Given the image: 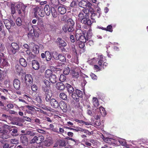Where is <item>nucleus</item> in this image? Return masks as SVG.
Wrapping results in <instances>:
<instances>
[{"mask_svg":"<svg viewBox=\"0 0 148 148\" xmlns=\"http://www.w3.org/2000/svg\"><path fill=\"white\" fill-rule=\"evenodd\" d=\"M31 29H29L27 36L29 38H33L34 36L38 38L41 34V31L39 28L36 25H32Z\"/></svg>","mask_w":148,"mask_h":148,"instance_id":"1","label":"nucleus"},{"mask_svg":"<svg viewBox=\"0 0 148 148\" xmlns=\"http://www.w3.org/2000/svg\"><path fill=\"white\" fill-rule=\"evenodd\" d=\"M7 49L9 54L10 55H14L19 50L18 44L16 42H12L8 46Z\"/></svg>","mask_w":148,"mask_h":148,"instance_id":"2","label":"nucleus"},{"mask_svg":"<svg viewBox=\"0 0 148 148\" xmlns=\"http://www.w3.org/2000/svg\"><path fill=\"white\" fill-rule=\"evenodd\" d=\"M95 111L97 112V115L96 117H95V119L97 120L100 119L101 114L103 116L106 115V112L104 108L102 107H100L99 108H96Z\"/></svg>","mask_w":148,"mask_h":148,"instance_id":"3","label":"nucleus"},{"mask_svg":"<svg viewBox=\"0 0 148 148\" xmlns=\"http://www.w3.org/2000/svg\"><path fill=\"white\" fill-rule=\"evenodd\" d=\"M89 12L88 11L87 9H83L78 14L79 19L81 21L85 18V17L87 18V17L89 16Z\"/></svg>","mask_w":148,"mask_h":148,"instance_id":"4","label":"nucleus"},{"mask_svg":"<svg viewBox=\"0 0 148 148\" xmlns=\"http://www.w3.org/2000/svg\"><path fill=\"white\" fill-rule=\"evenodd\" d=\"M3 22L6 27L8 30L11 28V26H14L15 25V23L12 20L4 19L3 20Z\"/></svg>","mask_w":148,"mask_h":148,"instance_id":"5","label":"nucleus"},{"mask_svg":"<svg viewBox=\"0 0 148 148\" xmlns=\"http://www.w3.org/2000/svg\"><path fill=\"white\" fill-rule=\"evenodd\" d=\"M78 5L80 7L84 8H86L87 7L90 8L92 6V4L90 2L84 0H82L80 1Z\"/></svg>","mask_w":148,"mask_h":148,"instance_id":"6","label":"nucleus"},{"mask_svg":"<svg viewBox=\"0 0 148 148\" xmlns=\"http://www.w3.org/2000/svg\"><path fill=\"white\" fill-rule=\"evenodd\" d=\"M50 82L47 80L45 79L43 81V85L42 87V90L44 91V89L46 91L51 90L50 89Z\"/></svg>","mask_w":148,"mask_h":148,"instance_id":"7","label":"nucleus"},{"mask_svg":"<svg viewBox=\"0 0 148 148\" xmlns=\"http://www.w3.org/2000/svg\"><path fill=\"white\" fill-rule=\"evenodd\" d=\"M69 32H72L74 30V27L75 24L74 21L71 19L70 18L67 21Z\"/></svg>","mask_w":148,"mask_h":148,"instance_id":"8","label":"nucleus"},{"mask_svg":"<svg viewBox=\"0 0 148 148\" xmlns=\"http://www.w3.org/2000/svg\"><path fill=\"white\" fill-rule=\"evenodd\" d=\"M59 107L63 111V112H65L67 110H70L69 106L67 105L66 104L64 101H61L60 102Z\"/></svg>","mask_w":148,"mask_h":148,"instance_id":"9","label":"nucleus"},{"mask_svg":"<svg viewBox=\"0 0 148 148\" xmlns=\"http://www.w3.org/2000/svg\"><path fill=\"white\" fill-rule=\"evenodd\" d=\"M8 131L4 128L0 127V136L1 138L5 139L8 138Z\"/></svg>","mask_w":148,"mask_h":148,"instance_id":"10","label":"nucleus"},{"mask_svg":"<svg viewBox=\"0 0 148 148\" xmlns=\"http://www.w3.org/2000/svg\"><path fill=\"white\" fill-rule=\"evenodd\" d=\"M25 80L26 85L29 86L32 84L33 82V79L32 75L29 74L26 75L25 76Z\"/></svg>","mask_w":148,"mask_h":148,"instance_id":"11","label":"nucleus"},{"mask_svg":"<svg viewBox=\"0 0 148 148\" xmlns=\"http://www.w3.org/2000/svg\"><path fill=\"white\" fill-rule=\"evenodd\" d=\"M45 94V99L46 102H49L50 101L51 95L50 94L51 93V90L46 91V90L44 89L43 91Z\"/></svg>","mask_w":148,"mask_h":148,"instance_id":"12","label":"nucleus"},{"mask_svg":"<svg viewBox=\"0 0 148 148\" xmlns=\"http://www.w3.org/2000/svg\"><path fill=\"white\" fill-rule=\"evenodd\" d=\"M45 31L48 32H55L56 31V27L52 24H48L46 26Z\"/></svg>","mask_w":148,"mask_h":148,"instance_id":"13","label":"nucleus"},{"mask_svg":"<svg viewBox=\"0 0 148 148\" xmlns=\"http://www.w3.org/2000/svg\"><path fill=\"white\" fill-rule=\"evenodd\" d=\"M35 13L38 14L40 16L43 17L45 16V12L43 9L39 8V7H36L34 8Z\"/></svg>","mask_w":148,"mask_h":148,"instance_id":"14","label":"nucleus"},{"mask_svg":"<svg viewBox=\"0 0 148 148\" xmlns=\"http://www.w3.org/2000/svg\"><path fill=\"white\" fill-rule=\"evenodd\" d=\"M50 103L51 106L55 108H58L59 106V103L58 101L54 99H51Z\"/></svg>","mask_w":148,"mask_h":148,"instance_id":"15","label":"nucleus"},{"mask_svg":"<svg viewBox=\"0 0 148 148\" xmlns=\"http://www.w3.org/2000/svg\"><path fill=\"white\" fill-rule=\"evenodd\" d=\"M86 113L88 115L93 116L95 118L97 115V112L95 111V109L93 108L92 110V109H87L86 111Z\"/></svg>","mask_w":148,"mask_h":148,"instance_id":"16","label":"nucleus"},{"mask_svg":"<svg viewBox=\"0 0 148 148\" xmlns=\"http://www.w3.org/2000/svg\"><path fill=\"white\" fill-rule=\"evenodd\" d=\"M57 40V42L58 43L59 46L60 47H64L67 45L66 42L61 38H58Z\"/></svg>","mask_w":148,"mask_h":148,"instance_id":"17","label":"nucleus"},{"mask_svg":"<svg viewBox=\"0 0 148 148\" xmlns=\"http://www.w3.org/2000/svg\"><path fill=\"white\" fill-rule=\"evenodd\" d=\"M23 134H21L20 135V140L21 142L25 145H26L28 144V139L27 137Z\"/></svg>","mask_w":148,"mask_h":148,"instance_id":"18","label":"nucleus"},{"mask_svg":"<svg viewBox=\"0 0 148 148\" xmlns=\"http://www.w3.org/2000/svg\"><path fill=\"white\" fill-rule=\"evenodd\" d=\"M32 65L33 68L35 70L38 69L40 67V65L38 62L36 60H33L32 62Z\"/></svg>","mask_w":148,"mask_h":148,"instance_id":"19","label":"nucleus"},{"mask_svg":"<svg viewBox=\"0 0 148 148\" xmlns=\"http://www.w3.org/2000/svg\"><path fill=\"white\" fill-rule=\"evenodd\" d=\"M13 85L15 88L19 89L20 85V81L18 79H15L13 81Z\"/></svg>","mask_w":148,"mask_h":148,"instance_id":"20","label":"nucleus"},{"mask_svg":"<svg viewBox=\"0 0 148 148\" xmlns=\"http://www.w3.org/2000/svg\"><path fill=\"white\" fill-rule=\"evenodd\" d=\"M9 132L11 135L14 136H16L18 135L17 134L18 132V130L16 128H13L10 129L9 130Z\"/></svg>","mask_w":148,"mask_h":148,"instance_id":"21","label":"nucleus"},{"mask_svg":"<svg viewBox=\"0 0 148 148\" xmlns=\"http://www.w3.org/2000/svg\"><path fill=\"white\" fill-rule=\"evenodd\" d=\"M53 143V141L51 139L47 138L43 142V144L45 146L49 147Z\"/></svg>","mask_w":148,"mask_h":148,"instance_id":"22","label":"nucleus"},{"mask_svg":"<svg viewBox=\"0 0 148 148\" xmlns=\"http://www.w3.org/2000/svg\"><path fill=\"white\" fill-rule=\"evenodd\" d=\"M77 40H79L82 42H85L87 40H88L87 38H85V36L82 35H80L78 36V38H76Z\"/></svg>","mask_w":148,"mask_h":148,"instance_id":"23","label":"nucleus"},{"mask_svg":"<svg viewBox=\"0 0 148 148\" xmlns=\"http://www.w3.org/2000/svg\"><path fill=\"white\" fill-rule=\"evenodd\" d=\"M86 17L80 21L81 23L86 25H91V21L90 19H87Z\"/></svg>","mask_w":148,"mask_h":148,"instance_id":"24","label":"nucleus"},{"mask_svg":"<svg viewBox=\"0 0 148 148\" xmlns=\"http://www.w3.org/2000/svg\"><path fill=\"white\" fill-rule=\"evenodd\" d=\"M51 8L48 5H46L44 8V12L47 16H49L51 13Z\"/></svg>","mask_w":148,"mask_h":148,"instance_id":"25","label":"nucleus"},{"mask_svg":"<svg viewBox=\"0 0 148 148\" xmlns=\"http://www.w3.org/2000/svg\"><path fill=\"white\" fill-rule=\"evenodd\" d=\"M56 88L60 90H63L65 88V86L63 83L62 82L58 83L56 85Z\"/></svg>","mask_w":148,"mask_h":148,"instance_id":"26","label":"nucleus"},{"mask_svg":"<svg viewBox=\"0 0 148 148\" xmlns=\"http://www.w3.org/2000/svg\"><path fill=\"white\" fill-rule=\"evenodd\" d=\"M15 6L16 8H17L16 10L22 8L25 9L27 7V6L24 5L23 3L21 2H19L16 3Z\"/></svg>","mask_w":148,"mask_h":148,"instance_id":"27","label":"nucleus"},{"mask_svg":"<svg viewBox=\"0 0 148 148\" xmlns=\"http://www.w3.org/2000/svg\"><path fill=\"white\" fill-rule=\"evenodd\" d=\"M58 10L61 14H64L66 11V8L63 5L60 6L58 8Z\"/></svg>","mask_w":148,"mask_h":148,"instance_id":"28","label":"nucleus"},{"mask_svg":"<svg viewBox=\"0 0 148 148\" xmlns=\"http://www.w3.org/2000/svg\"><path fill=\"white\" fill-rule=\"evenodd\" d=\"M45 55L46 59L47 61H49L52 58L51 54L49 51H46L45 52Z\"/></svg>","mask_w":148,"mask_h":148,"instance_id":"29","label":"nucleus"},{"mask_svg":"<svg viewBox=\"0 0 148 148\" xmlns=\"http://www.w3.org/2000/svg\"><path fill=\"white\" fill-rule=\"evenodd\" d=\"M66 86L67 89V91L69 93H72L74 92V88L70 85L66 84Z\"/></svg>","mask_w":148,"mask_h":148,"instance_id":"30","label":"nucleus"},{"mask_svg":"<svg viewBox=\"0 0 148 148\" xmlns=\"http://www.w3.org/2000/svg\"><path fill=\"white\" fill-rule=\"evenodd\" d=\"M24 9H24V10H22V12L21 9L16 10L19 16H21V18H23L25 15Z\"/></svg>","mask_w":148,"mask_h":148,"instance_id":"31","label":"nucleus"},{"mask_svg":"<svg viewBox=\"0 0 148 148\" xmlns=\"http://www.w3.org/2000/svg\"><path fill=\"white\" fill-rule=\"evenodd\" d=\"M51 9L53 16L54 18L58 16V14L56 9L54 7H51Z\"/></svg>","mask_w":148,"mask_h":148,"instance_id":"32","label":"nucleus"},{"mask_svg":"<svg viewBox=\"0 0 148 148\" xmlns=\"http://www.w3.org/2000/svg\"><path fill=\"white\" fill-rule=\"evenodd\" d=\"M19 62L20 64L22 66L24 67H26L27 66V62L24 58H21L19 60Z\"/></svg>","mask_w":148,"mask_h":148,"instance_id":"33","label":"nucleus"},{"mask_svg":"<svg viewBox=\"0 0 148 148\" xmlns=\"http://www.w3.org/2000/svg\"><path fill=\"white\" fill-rule=\"evenodd\" d=\"M49 80L52 83H55L57 82V78L54 75H52L49 77Z\"/></svg>","mask_w":148,"mask_h":148,"instance_id":"34","label":"nucleus"},{"mask_svg":"<svg viewBox=\"0 0 148 148\" xmlns=\"http://www.w3.org/2000/svg\"><path fill=\"white\" fill-rule=\"evenodd\" d=\"M52 72L50 70H47L45 73V76L46 78H49L52 75Z\"/></svg>","mask_w":148,"mask_h":148,"instance_id":"35","label":"nucleus"},{"mask_svg":"<svg viewBox=\"0 0 148 148\" xmlns=\"http://www.w3.org/2000/svg\"><path fill=\"white\" fill-rule=\"evenodd\" d=\"M36 134V133L34 132L33 131L27 130H26V132L25 135H30L31 136H35Z\"/></svg>","mask_w":148,"mask_h":148,"instance_id":"36","label":"nucleus"},{"mask_svg":"<svg viewBox=\"0 0 148 148\" xmlns=\"http://www.w3.org/2000/svg\"><path fill=\"white\" fill-rule=\"evenodd\" d=\"M58 59L61 62H65L66 59L65 57L63 55L61 54H59L58 56Z\"/></svg>","mask_w":148,"mask_h":148,"instance_id":"37","label":"nucleus"},{"mask_svg":"<svg viewBox=\"0 0 148 148\" xmlns=\"http://www.w3.org/2000/svg\"><path fill=\"white\" fill-rule=\"evenodd\" d=\"M32 50L33 52L37 54L39 52V48L38 45H35L33 46Z\"/></svg>","mask_w":148,"mask_h":148,"instance_id":"38","label":"nucleus"},{"mask_svg":"<svg viewBox=\"0 0 148 148\" xmlns=\"http://www.w3.org/2000/svg\"><path fill=\"white\" fill-rule=\"evenodd\" d=\"M92 103L93 106L95 107H97L99 105L98 99L96 97H94L92 100Z\"/></svg>","mask_w":148,"mask_h":148,"instance_id":"39","label":"nucleus"},{"mask_svg":"<svg viewBox=\"0 0 148 148\" xmlns=\"http://www.w3.org/2000/svg\"><path fill=\"white\" fill-rule=\"evenodd\" d=\"M37 24L38 26L40 27H41L42 28V27H44L45 25L43 23L42 20V18L39 19L38 21L37 22Z\"/></svg>","mask_w":148,"mask_h":148,"instance_id":"40","label":"nucleus"},{"mask_svg":"<svg viewBox=\"0 0 148 148\" xmlns=\"http://www.w3.org/2000/svg\"><path fill=\"white\" fill-rule=\"evenodd\" d=\"M6 75L5 71H3L0 69V80L3 79Z\"/></svg>","mask_w":148,"mask_h":148,"instance_id":"41","label":"nucleus"},{"mask_svg":"<svg viewBox=\"0 0 148 148\" xmlns=\"http://www.w3.org/2000/svg\"><path fill=\"white\" fill-rule=\"evenodd\" d=\"M57 143H58L61 146H65L66 145L65 141L64 140H59L57 141Z\"/></svg>","mask_w":148,"mask_h":148,"instance_id":"42","label":"nucleus"},{"mask_svg":"<svg viewBox=\"0 0 148 148\" xmlns=\"http://www.w3.org/2000/svg\"><path fill=\"white\" fill-rule=\"evenodd\" d=\"M10 9L11 10V13L14 14L16 12V10L15 9V4L12 3L10 5Z\"/></svg>","mask_w":148,"mask_h":148,"instance_id":"43","label":"nucleus"},{"mask_svg":"<svg viewBox=\"0 0 148 148\" xmlns=\"http://www.w3.org/2000/svg\"><path fill=\"white\" fill-rule=\"evenodd\" d=\"M78 3V0H72V2L70 4V6L72 7H75L77 5Z\"/></svg>","mask_w":148,"mask_h":148,"instance_id":"44","label":"nucleus"},{"mask_svg":"<svg viewBox=\"0 0 148 148\" xmlns=\"http://www.w3.org/2000/svg\"><path fill=\"white\" fill-rule=\"evenodd\" d=\"M25 107H26L29 110L33 112H34L35 110H36L35 108H36L37 109H38L37 108L34 106H32L29 105H26L25 106Z\"/></svg>","mask_w":148,"mask_h":148,"instance_id":"45","label":"nucleus"},{"mask_svg":"<svg viewBox=\"0 0 148 148\" xmlns=\"http://www.w3.org/2000/svg\"><path fill=\"white\" fill-rule=\"evenodd\" d=\"M60 98L64 100H66L67 99V97L66 94L63 92L61 93L60 94Z\"/></svg>","mask_w":148,"mask_h":148,"instance_id":"46","label":"nucleus"},{"mask_svg":"<svg viewBox=\"0 0 148 148\" xmlns=\"http://www.w3.org/2000/svg\"><path fill=\"white\" fill-rule=\"evenodd\" d=\"M82 35V31L79 29H78L76 31V38H78V36Z\"/></svg>","mask_w":148,"mask_h":148,"instance_id":"47","label":"nucleus"},{"mask_svg":"<svg viewBox=\"0 0 148 148\" xmlns=\"http://www.w3.org/2000/svg\"><path fill=\"white\" fill-rule=\"evenodd\" d=\"M16 25L18 26H20L22 25V21L20 17L18 18L16 21Z\"/></svg>","mask_w":148,"mask_h":148,"instance_id":"48","label":"nucleus"},{"mask_svg":"<svg viewBox=\"0 0 148 148\" xmlns=\"http://www.w3.org/2000/svg\"><path fill=\"white\" fill-rule=\"evenodd\" d=\"M75 46L74 45H71V51L73 52L74 54L77 56V53L75 48Z\"/></svg>","mask_w":148,"mask_h":148,"instance_id":"49","label":"nucleus"},{"mask_svg":"<svg viewBox=\"0 0 148 148\" xmlns=\"http://www.w3.org/2000/svg\"><path fill=\"white\" fill-rule=\"evenodd\" d=\"M102 136H103V140L106 143H110L111 140H112V138H110L108 137H104L103 135L102 134Z\"/></svg>","mask_w":148,"mask_h":148,"instance_id":"50","label":"nucleus"},{"mask_svg":"<svg viewBox=\"0 0 148 148\" xmlns=\"http://www.w3.org/2000/svg\"><path fill=\"white\" fill-rule=\"evenodd\" d=\"M72 97L76 101H78L79 100V98L78 97V96H77V93H76L75 91L72 93Z\"/></svg>","mask_w":148,"mask_h":148,"instance_id":"51","label":"nucleus"},{"mask_svg":"<svg viewBox=\"0 0 148 148\" xmlns=\"http://www.w3.org/2000/svg\"><path fill=\"white\" fill-rule=\"evenodd\" d=\"M70 71V68L68 67H67L64 68L63 71V73L65 75L68 74Z\"/></svg>","mask_w":148,"mask_h":148,"instance_id":"52","label":"nucleus"},{"mask_svg":"<svg viewBox=\"0 0 148 148\" xmlns=\"http://www.w3.org/2000/svg\"><path fill=\"white\" fill-rule=\"evenodd\" d=\"M119 142L122 145L125 146L126 147H127V145L125 140H121L119 141Z\"/></svg>","mask_w":148,"mask_h":148,"instance_id":"53","label":"nucleus"},{"mask_svg":"<svg viewBox=\"0 0 148 148\" xmlns=\"http://www.w3.org/2000/svg\"><path fill=\"white\" fill-rule=\"evenodd\" d=\"M96 62L95 58H93L92 59L89 60L88 61V63L90 65H92Z\"/></svg>","mask_w":148,"mask_h":148,"instance_id":"54","label":"nucleus"},{"mask_svg":"<svg viewBox=\"0 0 148 148\" xmlns=\"http://www.w3.org/2000/svg\"><path fill=\"white\" fill-rule=\"evenodd\" d=\"M75 92L77 93V96H78L79 98V97H82V91L78 89H76L75 91Z\"/></svg>","mask_w":148,"mask_h":148,"instance_id":"55","label":"nucleus"},{"mask_svg":"<svg viewBox=\"0 0 148 148\" xmlns=\"http://www.w3.org/2000/svg\"><path fill=\"white\" fill-rule=\"evenodd\" d=\"M10 142L11 144H17L18 143V140L15 138L12 139L10 140Z\"/></svg>","mask_w":148,"mask_h":148,"instance_id":"56","label":"nucleus"},{"mask_svg":"<svg viewBox=\"0 0 148 148\" xmlns=\"http://www.w3.org/2000/svg\"><path fill=\"white\" fill-rule=\"evenodd\" d=\"M37 136H35L30 141V143L31 144H33L37 142Z\"/></svg>","mask_w":148,"mask_h":148,"instance_id":"57","label":"nucleus"},{"mask_svg":"<svg viewBox=\"0 0 148 148\" xmlns=\"http://www.w3.org/2000/svg\"><path fill=\"white\" fill-rule=\"evenodd\" d=\"M106 31H109L111 32H112L113 30L112 26L111 25H108L107 27V28H106Z\"/></svg>","mask_w":148,"mask_h":148,"instance_id":"58","label":"nucleus"},{"mask_svg":"<svg viewBox=\"0 0 148 148\" xmlns=\"http://www.w3.org/2000/svg\"><path fill=\"white\" fill-rule=\"evenodd\" d=\"M66 79V77L65 75H60L59 80L62 82H64Z\"/></svg>","mask_w":148,"mask_h":148,"instance_id":"59","label":"nucleus"},{"mask_svg":"<svg viewBox=\"0 0 148 148\" xmlns=\"http://www.w3.org/2000/svg\"><path fill=\"white\" fill-rule=\"evenodd\" d=\"M36 100L37 103H41L42 102V100L41 99V97L40 96H38L35 99Z\"/></svg>","mask_w":148,"mask_h":148,"instance_id":"60","label":"nucleus"},{"mask_svg":"<svg viewBox=\"0 0 148 148\" xmlns=\"http://www.w3.org/2000/svg\"><path fill=\"white\" fill-rule=\"evenodd\" d=\"M31 89L33 91L36 92L38 90V87L36 85L34 84L31 86Z\"/></svg>","mask_w":148,"mask_h":148,"instance_id":"61","label":"nucleus"},{"mask_svg":"<svg viewBox=\"0 0 148 148\" xmlns=\"http://www.w3.org/2000/svg\"><path fill=\"white\" fill-rule=\"evenodd\" d=\"M8 63L7 62L6 60L5 59H3V61L1 63V65H2L3 66H6L8 65Z\"/></svg>","mask_w":148,"mask_h":148,"instance_id":"62","label":"nucleus"},{"mask_svg":"<svg viewBox=\"0 0 148 148\" xmlns=\"http://www.w3.org/2000/svg\"><path fill=\"white\" fill-rule=\"evenodd\" d=\"M72 75L75 78H77L78 77L79 73L77 72H76L75 70L72 71Z\"/></svg>","mask_w":148,"mask_h":148,"instance_id":"63","label":"nucleus"},{"mask_svg":"<svg viewBox=\"0 0 148 148\" xmlns=\"http://www.w3.org/2000/svg\"><path fill=\"white\" fill-rule=\"evenodd\" d=\"M98 58L101 61L104 62L105 60V57L102 55L99 56Z\"/></svg>","mask_w":148,"mask_h":148,"instance_id":"64","label":"nucleus"}]
</instances>
